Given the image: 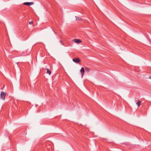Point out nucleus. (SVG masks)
Returning a JSON list of instances; mask_svg holds the SVG:
<instances>
[{"instance_id": "obj_1", "label": "nucleus", "mask_w": 151, "mask_h": 151, "mask_svg": "<svg viewBox=\"0 0 151 151\" xmlns=\"http://www.w3.org/2000/svg\"><path fill=\"white\" fill-rule=\"evenodd\" d=\"M6 93L3 91H1L0 94V97L3 100H4L5 99L6 96Z\"/></svg>"}, {"instance_id": "obj_2", "label": "nucleus", "mask_w": 151, "mask_h": 151, "mask_svg": "<svg viewBox=\"0 0 151 151\" xmlns=\"http://www.w3.org/2000/svg\"><path fill=\"white\" fill-rule=\"evenodd\" d=\"M73 61L76 63H78L80 62V60L78 58H74L73 59Z\"/></svg>"}, {"instance_id": "obj_3", "label": "nucleus", "mask_w": 151, "mask_h": 151, "mask_svg": "<svg viewBox=\"0 0 151 151\" xmlns=\"http://www.w3.org/2000/svg\"><path fill=\"white\" fill-rule=\"evenodd\" d=\"M85 70L82 67L80 70V72L82 75V77H83V76L84 75Z\"/></svg>"}, {"instance_id": "obj_4", "label": "nucleus", "mask_w": 151, "mask_h": 151, "mask_svg": "<svg viewBox=\"0 0 151 151\" xmlns=\"http://www.w3.org/2000/svg\"><path fill=\"white\" fill-rule=\"evenodd\" d=\"M73 41L77 43H81V41L80 40L77 39H74L73 40Z\"/></svg>"}, {"instance_id": "obj_5", "label": "nucleus", "mask_w": 151, "mask_h": 151, "mask_svg": "<svg viewBox=\"0 0 151 151\" xmlns=\"http://www.w3.org/2000/svg\"><path fill=\"white\" fill-rule=\"evenodd\" d=\"M76 19L77 20L79 21H81L82 19L77 16H76Z\"/></svg>"}, {"instance_id": "obj_6", "label": "nucleus", "mask_w": 151, "mask_h": 151, "mask_svg": "<svg viewBox=\"0 0 151 151\" xmlns=\"http://www.w3.org/2000/svg\"><path fill=\"white\" fill-rule=\"evenodd\" d=\"M141 104V101H139L136 104L138 106V107H139Z\"/></svg>"}, {"instance_id": "obj_7", "label": "nucleus", "mask_w": 151, "mask_h": 151, "mask_svg": "<svg viewBox=\"0 0 151 151\" xmlns=\"http://www.w3.org/2000/svg\"><path fill=\"white\" fill-rule=\"evenodd\" d=\"M47 73L49 74V75H50L51 73V71L48 68H47Z\"/></svg>"}, {"instance_id": "obj_8", "label": "nucleus", "mask_w": 151, "mask_h": 151, "mask_svg": "<svg viewBox=\"0 0 151 151\" xmlns=\"http://www.w3.org/2000/svg\"><path fill=\"white\" fill-rule=\"evenodd\" d=\"M85 70L87 72H89L90 71V69L89 68L86 67L85 68Z\"/></svg>"}, {"instance_id": "obj_9", "label": "nucleus", "mask_w": 151, "mask_h": 151, "mask_svg": "<svg viewBox=\"0 0 151 151\" xmlns=\"http://www.w3.org/2000/svg\"><path fill=\"white\" fill-rule=\"evenodd\" d=\"M34 2H29V6L33 4Z\"/></svg>"}, {"instance_id": "obj_10", "label": "nucleus", "mask_w": 151, "mask_h": 151, "mask_svg": "<svg viewBox=\"0 0 151 151\" xmlns=\"http://www.w3.org/2000/svg\"><path fill=\"white\" fill-rule=\"evenodd\" d=\"M24 4L28 6V2H26L23 3Z\"/></svg>"}, {"instance_id": "obj_11", "label": "nucleus", "mask_w": 151, "mask_h": 151, "mask_svg": "<svg viewBox=\"0 0 151 151\" xmlns=\"http://www.w3.org/2000/svg\"><path fill=\"white\" fill-rule=\"evenodd\" d=\"M33 22L32 21H31L29 22V24H33Z\"/></svg>"}, {"instance_id": "obj_12", "label": "nucleus", "mask_w": 151, "mask_h": 151, "mask_svg": "<svg viewBox=\"0 0 151 151\" xmlns=\"http://www.w3.org/2000/svg\"><path fill=\"white\" fill-rule=\"evenodd\" d=\"M60 42H61V43L63 45H64V44L63 43V41L61 40H60Z\"/></svg>"}, {"instance_id": "obj_13", "label": "nucleus", "mask_w": 151, "mask_h": 151, "mask_svg": "<svg viewBox=\"0 0 151 151\" xmlns=\"http://www.w3.org/2000/svg\"><path fill=\"white\" fill-rule=\"evenodd\" d=\"M151 79V78H150Z\"/></svg>"}]
</instances>
